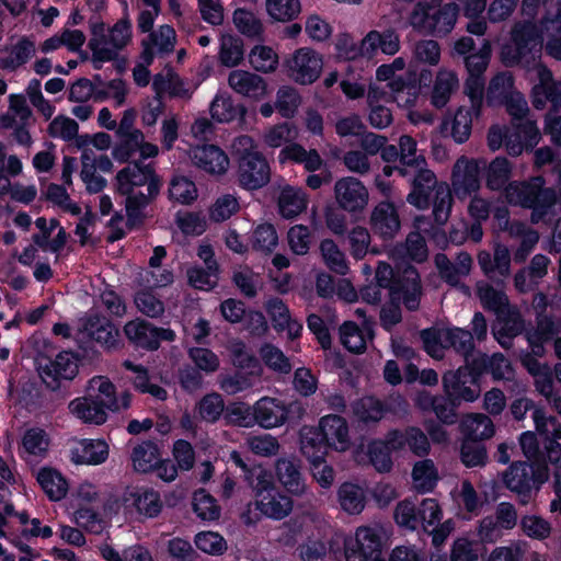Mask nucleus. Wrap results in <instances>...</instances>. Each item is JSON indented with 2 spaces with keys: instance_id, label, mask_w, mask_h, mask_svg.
I'll return each mask as SVG.
<instances>
[{
  "instance_id": "1",
  "label": "nucleus",
  "mask_w": 561,
  "mask_h": 561,
  "mask_svg": "<svg viewBox=\"0 0 561 561\" xmlns=\"http://www.w3.org/2000/svg\"><path fill=\"white\" fill-rule=\"evenodd\" d=\"M160 187L161 180L151 163L136 161L117 172L116 190L126 197L129 221L139 224L144 220V210L159 195Z\"/></svg>"
},
{
  "instance_id": "2",
  "label": "nucleus",
  "mask_w": 561,
  "mask_h": 561,
  "mask_svg": "<svg viewBox=\"0 0 561 561\" xmlns=\"http://www.w3.org/2000/svg\"><path fill=\"white\" fill-rule=\"evenodd\" d=\"M505 196L510 204L531 209L533 224L541 221L557 202L556 191L546 187L541 176L508 183L505 187Z\"/></svg>"
},
{
  "instance_id": "3",
  "label": "nucleus",
  "mask_w": 561,
  "mask_h": 561,
  "mask_svg": "<svg viewBox=\"0 0 561 561\" xmlns=\"http://www.w3.org/2000/svg\"><path fill=\"white\" fill-rule=\"evenodd\" d=\"M548 478L547 462L530 463L520 460L512 462L501 474L503 485L516 495L518 504L523 506L530 503Z\"/></svg>"
},
{
  "instance_id": "4",
  "label": "nucleus",
  "mask_w": 561,
  "mask_h": 561,
  "mask_svg": "<svg viewBox=\"0 0 561 561\" xmlns=\"http://www.w3.org/2000/svg\"><path fill=\"white\" fill-rule=\"evenodd\" d=\"M457 16L455 3L442 4L439 0L417 2L409 14V24L420 33L443 36L451 32Z\"/></svg>"
},
{
  "instance_id": "5",
  "label": "nucleus",
  "mask_w": 561,
  "mask_h": 561,
  "mask_svg": "<svg viewBox=\"0 0 561 561\" xmlns=\"http://www.w3.org/2000/svg\"><path fill=\"white\" fill-rule=\"evenodd\" d=\"M514 47L504 48L502 57L507 66L520 65L529 67L537 64L536 59L542 47L538 26L531 21L516 23L512 31Z\"/></svg>"
},
{
  "instance_id": "6",
  "label": "nucleus",
  "mask_w": 561,
  "mask_h": 561,
  "mask_svg": "<svg viewBox=\"0 0 561 561\" xmlns=\"http://www.w3.org/2000/svg\"><path fill=\"white\" fill-rule=\"evenodd\" d=\"M386 537L383 527L378 524L358 527L354 541L346 545V561H382Z\"/></svg>"
},
{
  "instance_id": "7",
  "label": "nucleus",
  "mask_w": 561,
  "mask_h": 561,
  "mask_svg": "<svg viewBox=\"0 0 561 561\" xmlns=\"http://www.w3.org/2000/svg\"><path fill=\"white\" fill-rule=\"evenodd\" d=\"M424 296L422 279L417 270L408 265L402 268L396 278L389 299L396 301L410 312H416L421 309V301Z\"/></svg>"
},
{
  "instance_id": "8",
  "label": "nucleus",
  "mask_w": 561,
  "mask_h": 561,
  "mask_svg": "<svg viewBox=\"0 0 561 561\" xmlns=\"http://www.w3.org/2000/svg\"><path fill=\"white\" fill-rule=\"evenodd\" d=\"M287 73L290 79L300 84H310L321 75L322 57L309 47L297 49L286 60Z\"/></svg>"
},
{
  "instance_id": "9",
  "label": "nucleus",
  "mask_w": 561,
  "mask_h": 561,
  "mask_svg": "<svg viewBox=\"0 0 561 561\" xmlns=\"http://www.w3.org/2000/svg\"><path fill=\"white\" fill-rule=\"evenodd\" d=\"M434 264L442 280L451 287H459L469 293V287L461 279L467 277L473 265L471 255L468 252H459L454 260L445 253H437L434 256Z\"/></svg>"
},
{
  "instance_id": "10",
  "label": "nucleus",
  "mask_w": 561,
  "mask_h": 561,
  "mask_svg": "<svg viewBox=\"0 0 561 561\" xmlns=\"http://www.w3.org/2000/svg\"><path fill=\"white\" fill-rule=\"evenodd\" d=\"M237 179L247 190H259L271 180V168L266 158L260 153H248L238 159Z\"/></svg>"
},
{
  "instance_id": "11",
  "label": "nucleus",
  "mask_w": 561,
  "mask_h": 561,
  "mask_svg": "<svg viewBox=\"0 0 561 561\" xmlns=\"http://www.w3.org/2000/svg\"><path fill=\"white\" fill-rule=\"evenodd\" d=\"M538 83L533 87V105L537 110H543L549 102L553 111L561 107V80H556L553 73L542 64H535Z\"/></svg>"
},
{
  "instance_id": "12",
  "label": "nucleus",
  "mask_w": 561,
  "mask_h": 561,
  "mask_svg": "<svg viewBox=\"0 0 561 561\" xmlns=\"http://www.w3.org/2000/svg\"><path fill=\"white\" fill-rule=\"evenodd\" d=\"M95 403H98L104 412H118L127 410L130 407L131 394L125 391L118 399L116 396V387L104 376H95L89 381L88 393Z\"/></svg>"
},
{
  "instance_id": "13",
  "label": "nucleus",
  "mask_w": 561,
  "mask_h": 561,
  "mask_svg": "<svg viewBox=\"0 0 561 561\" xmlns=\"http://www.w3.org/2000/svg\"><path fill=\"white\" fill-rule=\"evenodd\" d=\"M492 324L491 332L497 343L505 350H511L514 339L525 331V320L516 306H507L499 311Z\"/></svg>"
},
{
  "instance_id": "14",
  "label": "nucleus",
  "mask_w": 561,
  "mask_h": 561,
  "mask_svg": "<svg viewBox=\"0 0 561 561\" xmlns=\"http://www.w3.org/2000/svg\"><path fill=\"white\" fill-rule=\"evenodd\" d=\"M484 165L485 162L481 161ZM481 165L480 161L469 159L465 156L457 159L453 167L451 184L454 192L458 198H466L479 191Z\"/></svg>"
},
{
  "instance_id": "15",
  "label": "nucleus",
  "mask_w": 561,
  "mask_h": 561,
  "mask_svg": "<svg viewBox=\"0 0 561 561\" xmlns=\"http://www.w3.org/2000/svg\"><path fill=\"white\" fill-rule=\"evenodd\" d=\"M334 197L341 209L347 213H360L368 205L369 193L358 179L345 176L335 182Z\"/></svg>"
},
{
  "instance_id": "16",
  "label": "nucleus",
  "mask_w": 561,
  "mask_h": 561,
  "mask_svg": "<svg viewBox=\"0 0 561 561\" xmlns=\"http://www.w3.org/2000/svg\"><path fill=\"white\" fill-rule=\"evenodd\" d=\"M442 381L445 394L450 396L454 401L473 402L479 397V388L474 385V378L469 373L467 364L455 371H446Z\"/></svg>"
},
{
  "instance_id": "17",
  "label": "nucleus",
  "mask_w": 561,
  "mask_h": 561,
  "mask_svg": "<svg viewBox=\"0 0 561 561\" xmlns=\"http://www.w3.org/2000/svg\"><path fill=\"white\" fill-rule=\"evenodd\" d=\"M413 171L412 190L408 194L407 201L419 209H426L431 205L432 194L443 182L437 180L435 173L427 168V163L414 168Z\"/></svg>"
},
{
  "instance_id": "18",
  "label": "nucleus",
  "mask_w": 561,
  "mask_h": 561,
  "mask_svg": "<svg viewBox=\"0 0 561 561\" xmlns=\"http://www.w3.org/2000/svg\"><path fill=\"white\" fill-rule=\"evenodd\" d=\"M414 404L422 412H433L444 424L451 425L457 422L456 408L460 404L454 401L450 396L432 394L428 391L416 393Z\"/></svg>"
},
{
  "instance_id": "19",
  "label": "nucleus",
  "mask_w": 561,
  "mask_h": 561,
  "mask_svg": "<svg viewBox=\"0 0 561 561\" xmlns=\"http://www.w3.org/2000/svg\"><path fill=\"white\" fill-rule=\"evenodd\" d=\"M478 264L483 274L500 286L511 274L510 250L506 245L497 244L493 255L488 251H481L478 254Z\"/></svg>"
},
{
  "instance_id": "20",
  "label": "nucleus",
  "mask_w": 561,
  "mask_h": 561,
  "mask_svg": "<svg viewBox=\"0 0 561 561\" xmlns=\"http://www.w3.org/2000/svg\"><path fill=\"white\" fill-rule=\"evenodd\" d=\"M369 224L371 231L385 241L392 240L401 228L398 210L389 202H380L374 207Z\"/></svg>"
},
{
  "instance_id": "21",
  "label": "nucleus",
  "mask_w": 561,
  "mask_h": 561,
  "mask_svg": "<svg viewBox=\"0 0 561 561\" xmlns=\"http://www.w3.org/2000/svg\"><path fill=\"white\" fill-rule=\"evenodd\" d=\"M188 154L194 165L209 174L221 175L229 168V158L215 145L193 147Z\"/></svg>"
},
{
  "instance_id": "22",
  "label": "nucleus",
  "mask_w": 561,
  "mask_h": 561,
  "mask_svg": "<svg viewBox=\"0 0 561 561\" xmlns=\"http://www.w3.org/2000/svg\"><path fill=\"white\" fill-rule=\"evenodd\" d=\"M81 331L107 350H117L119 347V331L106 317L99 314L87 317L82 323Z\"/></svg>"
},
{
  "instance_id": "23",
  "label": "nucleus",
  "mask_w": 561,
  "mask_h": 561,
  "mask_svg": "<svg viewBox=\"0 0 561 561\" xmlns=\"http://www.w3.org/2000/svg\"><path fill=\"white\" fill-rule=\"evenodd\" d=\"M255 424L271 430L284 425L288 420L287 405L279 399L263 397L253 404Z\"/></svg>"
},
{
  "instance_id": "24",
  "label": "nucleus",
  "mask_w": 561,
  "mask_h": 561,
  "mask_svg": "<svg viewBox=\"0 0 561 561\" xmlns=\"http://www.w3.org/2000/svg\"><path fill=\"white\" fill-rule=\"evenodd\" d=\"M275 472L280 484L291 495L301 496L307 492L308 488L301 473L299 459L294 457L277 459Z\"/></svg>"
},
{
  "instance_id": "25",
  "label": "nucleus",
  "mask_w": 561,
  "mask_h": 561,
  "mask_svg": "<svg viewBox=\"0 0 561 561\" xmlns=\"http://www.w3.org/2000/svg\"><path fill=\"white\" fill-rule=\"evenodd\" d=\"M89 24L91 38L88 45L92 51L94 68L100 69L101 62L115 59L117 54L108 42V30L106 31L105 23L99 18H91Z\"/></svg>"
},
{
  "instance_id": "26",
  "label": "nucleus",
  "mask_w": 561,
  "mask_h": 561,
  "mask_svg": "<svg viewBox=\"0 0 561 561\" xmlns=\"http://www.w3.org/2000/svg\"><path fill=\"white\" fill-rule=\"evenodd\" d=\"M228 84L238 94L253 100H261L266 94L265 80L250 71L232 70L228 76Z\"/></svg>"
},
{
  "instance_id": "27",
  "label": "nucleus",
  "mask_w": 561,
  "mask_h": 561,
  "mask_svg": "<svg viewBox=\"0 0 561 561\" xmlns=\"http://www.w3.org/2000/svg\"><path fill=\"white\" fill-rule=\"evenodd\" d=\"M176 41L175 31L170 25H161L142 41L144 50L141 59L147 65H151L154 57V49L158 54H170L174 50Z\"/></svg>"
},
{
  "instance_id": "28",
  "label": "nucleus",
  "mask_w": 561,
  "mask_h": 561,
  "mask_svg": "<svg viewBox=\"0 0 561 561\" xmlns=\"http://www.w3.org/2000/svg\"><path fill=\"white\" fill-rule=\"evenodd\" d=\"M317 430L330 447L336 450H345L348 447V426L342 416L335 414L323 416Z\"/></svg>"
},
{
  "instance_id": "29",
  "label": "nucleus",
  "mask_w": 561,
  "mask_h": 561,
  "mask_svg": "<svg viewBox=\"0 0 561 561\" xmlns=\"http://www.w3.org/2000/svg\"><path fill=\"white\" fill-rule=\"evenodd\" d=\"M255 507L264 516L280 520L289 516L294 510V501L290 496L275 489L255 501Z\"/></svg>"
},
{
  "instance_id": "30",
  "label": "nucleus",
  "mask_w": 561,
  "mask_h": 561,
  "mask_svg": "<svg viewBox=\"0 0 561 561\" xmlns=\"http://www.w3.org/2000/svg\"><path fill=\"white\" fill-rule=\"evenodd\" d=\"M43 378L50 377L54 380H71L78 374L77 358L71 352L59 353L54 360H48L39 366Z\"/></svg>"
},
{
  "instance_id": "31",
  "label": "nucleus",
  "mask_w": 561,
  "mask_h": 561,
  "mask_svg": "<svg viewBox=\"0 0 561 561\" xmlns=\"http://www.w3.org/2000/svg\"><path fill=\"white\" fill-rule=\"evenodd\" d=\"M124 333L126 337L136 346L157 350V327L145 320H133L125 324Z\"/></svg>"
},
{
  "instance_id": "32",
  "label": "nucleus",
  "mask_w": 561,
  "mask_h": 561,
  "mask_svg": "<svg viewBox=\"0 0 561 561\" xmlns=\"http://www.w3.org/2000/svg\"><path fill=\"white\" fill-rule=\"evenodd\" d=\"M445 347L453 348L457 354L463 357L467 365L476 364L474 341L469 331L460 328H446Z\"/></svg>"
},
{
  "instance_id": "33",
  "label": "nucleus",
  "mask_w": 561,
  "mask_h": 561,
  "mask_svg": "<svg viewBox=\"0 0 561 561\" xmlns=\"http://www.w3.org/2000/svg\"><path fill=\"white\" fill-rule=\"evenodd\" d=\"M308 196L301 188L285 186L278 196V209L282 217L293 219L307 209Z\"/></svg>"
},
{
  "instance_id": "34",
  "label": "nucleus",
  "mask_w": 561,
  "mask_h": 561,
  "mask_svg": "<svg viewBox=\"0 0 561 561\" xmlns=\"http://www.w3.org/2000/svg\"><path fill=\"white\" fill-rule=\"evenodd\" d=\"M340 507L350 515L360 514L366 505V494L362 486L352 482L342 483L336 492Z\"/></svg>"
},
{
  "instance_id": "35",
  "label": "nucleus",
  "mask_w": 561,
  "mask_h": 561,
  "mask_svg": "<svg viewBox=\"0 0 561 561\" xmlns=\"http://www.w3.org/2000/svg\"><path fill=\"white\" fill-rule=\"evenodd\" d=\"M459 81L455 72L442 69L437 72L431 102L436 108H443L449 102L451 94L458 89Z\"/></svg>"
},
{
  "instance_id": "36",
  "label": "nucleus",
  "mask_w": 561,
  "mask_h": 561,
  "mask_svg": "<svg viewBox=\"0 0 561 561\" xmlns=\"http://www.w3.org/2000/svg\"><path fill=\"white\" fill-rule=\"evenodd\" d=\"M70 412L87 424L101 425L106 422L107 413L88 394L69 403Z\"/></svg>"
},
{
  "instance_id": "37",
  "label": "nucleus",
  "mask_w": 561,
  "mask_h": 561,
  "mask_svg": "<svg viewBox=\"0 0 561 561\" xmlns=\"http://www.w3.org/2000/svg\"><path fill=\"white\" fill-rule=\"evenodd\" d=\"M461 428L467 439L480 443L491 438L495 432L492 420L482 413L468 414L461 422Z\"/></svg>"
},
{
  "instance_id": "38",
  "label": "nucleus",
  "mask_w": 561,
  "mask_h": 561,
  "mask_svg": "<svg viewBox=\"0 0 561 561\" xmlns=\"http://www.w3.org/2000/svg\"><path fill=\"white\" fill-rule=\"evenodd\" d=\"M286 160L304 164L309 172L318 171L323 165V160L316 149L306 150L299 144H291L282 149L279 161L285 162Z\"/></svg>"
},
{
  "instance_id": "39",
  "label": "nucleus",
  "mask_w": 561,
  "mask_h": 561,
  "mask_svg": "<svg viewBox=\"0 0 561 561\" xmlns=\"http://www.w3.org/2000/svg\"><path fill=\"white\" fill-rule=\"evenodd\" d=\"M558 333L554 321L548 316L537 317L536 328L527 331L526 337L530 348L537 356H543V343L551 340Z\"/></svg>"
},
{
  "instance_id": "40",
  "label": "nucleus",
  "mask_w": 561,
  "mask_h": 561,
  "mask_svg": "<svg viewBox=\"0 0 561 561\" xmlns=\"http://www.w3.org/2000/svg\"><path fill=\"white\" fill-rule=\"evenodd\" d=\"M476 294L482 307L494 313H497L511 305L507 295L502 288L499 286L494 287L485 280L477 282Z\"/></svg>"
},
{
  "instance_id": "41",
  "label": "nucleus",
  "mask_w": 561,
  "mask_h": 561,
  "mask_svg": "<svg viewBox=\"0 0 561 561\" xmlns=\"http://www.w3.org/2000/svg\"><path fill=\"white\" fill-rule=\"evenodd\" d=\"M367 339H373V332L368 328L365 332L353 321H346L340 327L341 343L352 353H364L367 346Z\"/></svg>"
},
{
  "instance_id": "42",
  "label": "nucleus",
  "mask_w": 561,
  "mask_h": 561,
  "mask_svg": "<svg viewBox=\"0 0 561 561\" xmlns=\"http://www.w3.org/2000/svg\"><path fill=\"white\" fill-rule=\"evenodd\" d=\"M352 411L358 422L368 425L378 423L387 410L379 399L367 396L356 400L352 404Z\"/></svg>"
},
{
  "instance_id": "43",
  "label": "nucleus",
  "mask_w": 561,
  "mask_h": 561,
  "mask_svg": "<svg viewBox=\"0 0 561 561\" xmlns=\"http://www.w3.org/2000/svg\"><path fill=\"white\" fill-rule=\"evenodd\" d=\"M481 111L461 105L457 108L453 119L450 135L457 144L466 142L472 130L473 116L478 117Z\"/></svg>"
},
{
  "instance_id": "44",
  "label": "nucleus",
  "mask_w": 561,
  "mask_h": 561,
  "mask_svg": "<svg viewBox=\"0 0 561 561\" xmlns=\"http://www.w3.org/2000/svg\"><path fill=\"white\" fill-rule=\"evenodd\" d=\"M134 469L138 472H150L154 470L160 461L158 446L150 440L141 442L136 445L131 453Z\"/></svg>"
},
{
  "instance_id": "45",
  "label": "nucleus",
  "mask_w": 561,
  "mask_h": 561,
  "mask_svg": "<svg viewBox=\"0 0 561 561\" xmlns=\"http://www.w3.org/2000/svg\"><path fill=\"white\" fill-rule=\"evenodd\" d=\"M328 447L330 446L317 428L307 427L301 431L300 450L309 461L324 458Z\"/></svg>"
},
{
  "instance_id": "46",
  "label": "nucleus",
  "mask_w": 561,
  "mask_h": 561,
  "mask_svg": "<svg viewBox=\"0 0 561 561\" xmlns=\"http://www.w3.org/2000/svg\"><path fill=\"white\" fill-rule=\"evenodd\" d=\"M108 446L104 440H83L80 449L72 451L76 463L100 465L107 459Z\"/></svg>"
},
{
  "instance_id": "47",
  "label": "nucleus",
  "mask_w": 561,
  "mask_h": 561,
  "mask_svg": "<svg viewBox=\"0 0 561 561\" xmlns=\"http://www.w3.org/2000/svg\"><path fill=\"white\" fill-rule=\"evenodd\" d=\"M512 163L505 157H496L485 169V185L491 191L506 187L512 175Z\"/></svg>"
},
{
  "instance_id": "48",
  "label": "nucleus",
  "mask_w": 561,
  "mask_h": 561,
  "mask_svg": "<svg viewBox=\"0 0 561 561\" xmlns=\"http://www.w3.org/2000/svg\"><path fill=\"white\" fill-rule=\"evenodd\" d=\"M37 481L51 501H59L67 494V481L58 471L54 469L43 468L37 473Z\"/></svg>"
},
{
  "instance_id": "49",
  "label": "nucleus",
  "mask_w": 561,
  "mask_h": 561,
  "mask_svg": "<svg viewBox=\"0 0 561 561\" xmlns=\"http://www.w3.org/2000/svg\"><path fill=\"white\" fill-rule=\"evenodd\" d=\"M480 364L476 359L472 364L477 369H483L491 374L495 380H508L513 376V368L510 360L502 353H494L492 356L480 355Z\"/></svg>"
},
{
  "instance_id": "50",
  "label": "nucleus",
  "mask_w": 561,
  "mask_h": 561,
  "mask_svg": "<svg viewBox=\"0 0 561 561\" xmlns=\"http://www.w3.org/2000/svg\"><path fill=\"white\" fill-rule=\"evenodd\" d=\"M262 375L253 374V370L237 371L232 375H220L218 378L219 387L227 394H236L238 392L252 388Z\"/></svg>"
},
{
  "instance_id": "51",
  "label": "nucleus",
  "mask_w": 561,
  "mask_h": 561,
  "mask_svg": "<svg viewBox=\"0 0 561 561\" xmlns=\"http://www.w3.org/2000/svg\"><path fill=\"white\" fill-rule=\"evenodd\" d=\"M123 366L135 373L136 376L133 379V385L137 390L142 393H149L158 400L163 401L167 399V390L158 385L150 383L148 370L144 366L135 365L128 359L123 363Z\"/></svg>"
},
{
  "instance_id": "52",
  "label": "nucleus",
  "mask_w": 561,
  "mask_h": 561,
  "mask_svg": "<svg viewBox=\"0 0 561 561\" xmlns=\"http://www.w3.org/2000/svg\"><path fill=\"white\" fill-rule=\"evenodd\" d=\"M228 350L231 355L232 364L237 368L253 370V374L262 375L263 368L259 359L247 348V345L242 341H230Z\"/></svg>"
},
{
  "instance_id": "53",
  "label": "nucleus",
  "mask_w": 561,
  "mask_h": 561,
  "mask_svg": "<svg viewBox=\"0 0 561 561\" xmlns=\"http://www.w3.org/2000/svg\"><path fill=\"white\" fill-rule=\"evenodd\" d=\"M225 408L222 396L218 392H210L196 403L195 411L202 421L215 423L224 415Z\"/></svg>"
},
{
  "instance_id": "54",
  "label": "nucleus",
  "mask_w": 561,
  "mask_h": 561,
  "mask_svg": "<svg viewBox=\"0 0 561 561\" xmlns=\"http://www.w3.org/2000/svg\"><path fill=\"white\" fill-rule=\"evenodd\" d=\"M414 486L417 491L428 492L434 489L438 480V472L432 459L415 462L412 470Z\"/></svg>"
},
{
  "instance_id": "55",
  "label": "nucleus",
  "mask_w": 561,
  "mask_h": 561,
  "mask_svg": "<svg viewBox=\"0 0 561 561\" xmlns=\"http://www.w3.org/2000/svg\"><path fill=\"white\" fill-rule=\"evenodd\" d=\"M129 496L138 513L146 517H156L162 510L160 495L153 490L130 492Z\"/></svg>"
},
{
  "instance_id": "56",
  "label": "nucleus",
  "mask_w": 561,
  "mask_h": 561,
  "mask_svg": "<svg viewBox=\"0 0 561 561\" xmlns=\"http://www.w3.org/2000/svg\"><path fill=\"white\" fill-rule=\"evenodd\" d=\"M35 53L34 44L27 38L19 41L4 57H0V68L15 70L24 65Z\"/></svg>"
},
{
  "instance_id": "57",
  "label": "nucleus",
  "mask_w": 561,
  "mask_h": 561,
  "mask_svg": "<svg viewBox=\"0 0 561 561\" xmlns=\"http://www.w3.org/2000/svg\"><path fill=\"white\" fill-rule=\"evenodd\" d=\"M224 420L227 425L251 427L255 424L253 405L244 402L230 403L225 408Z\"/></svg>"
},
{
  "instance_id": "58",
  "label": "nucleus",
  "mask_w": 561,
  "mask_h": 561,
  "mask_svg": "<svg viewBox=\"0 0 561 561\" xmlns=\"http://www.w3.org/2000/svg\"><path fill=\"white\" fill-rule=\"evenodd\" d=\"M266 12L278 22L295 20L301 12L300 0H266Z\"/></svg>"
},
{
  "instance_id": "59",
  "label": "nucleus",
  "mask_w": 561,
  "mask_h": 561,
  "mask_svg": "<svg viewBox=\"0 0 561 561\" xmlns=\"http://www.w3.org/2000/svg\"><path fill=\"white\" fill-rule=\"evenodd\" d=\"M320 252L324 263L331 271L340 275L347 273L348 266L345 261V255L333 240H322L320 243Z\"/></svg>"
},
{
  "instance_id": "60",
  "label": "nucleus",
  "mask_w": 561,
  "mask_h": 561,
  "mask_svg": "<svg viewBox=\"0 0 561 561\" xmlns=\"http://www.w3.org/2000/svg\"><path fill=\"white\" fill-rule=\"evenodd\" d=\"M244 480L253 490L255 501L276 489L272 474L260 466H254L251 470L247 471Z\"/></svg>"
},
{
  "instance_id": "61",
  "label": "nucleus",
  "mask_w": 561,
  "mask_h": 561,
  "mask_svg": "<svg viewBox=\"0 0 561 561\" xmlns=\"http://www.w3.org/2000/svg\"><path fill=\"white\" fill-rule=\"evenodd\" d=\"M460 460L467 468L485 466L488 454L484 445L474 439L465 438L460 446Z\"/></svg>"
},
{
  "instance_id": "62",
  "label": "nucleus",
  "mask_w": 561,
  "mask_h": 561,
  "mask_svg": "<svg viewBox=\"0 0 561 561\" xmlns=\"http://www.w3.org/2000/svg\"><path fill=\"white\" fill-rule=\"evenodd\" d=\"M514 78L510 72H500L491 81L488 88V101L490 103H502L513 91Z\"/></svg>"
},
{
  "instance_id": "63",
  "label": "nucleus",
  "mask_w": 561,
  "mask_h": 561,
  "mask_svg": "<svg viewBox=\"0 0 561 561\" xmlns=\"http://www.w3.org/2000/svg\"><path fill=\"white\" fill-rule=\"evenodd\" d=\"M446 328H428L420 332V339L426 353L436 359L444 357Z\"/></svg>"
},
{
  "instance_id": "64",
  "label": "nucleus",
  "mask_w": 561,
  "mask_h": 561,
  "mask_svg": "<svg viewBox=\"0 0 561 561\" xmlns=\"http://www.w3.org/2000/svg\"><path fill=\"white\" fill-rule=\"evenodd\" d=\"M192 505L194 512L203 520H215L220 516V507L216 500L204 489L194 492Z\"/></svg>"
}]
</instances>
